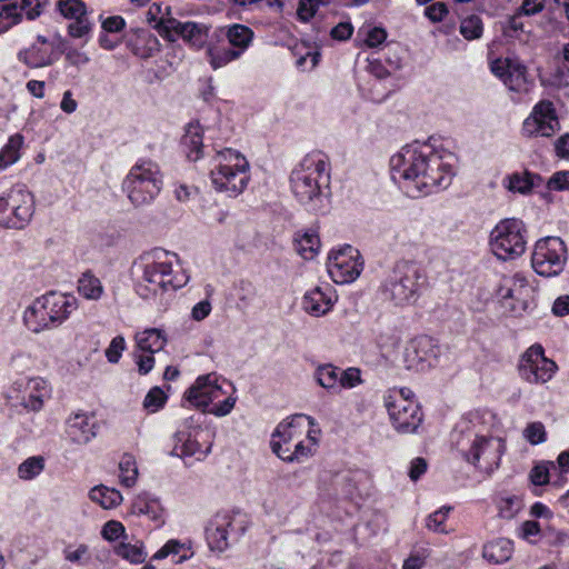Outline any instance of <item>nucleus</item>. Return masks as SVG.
Here are the masks:
<instances>
[{"label": "nucleus", "instance_id": "nucleus-21", "mask_svg": "<svg viewBox=\"0 0 569 569\" xmlns=\"http://www.w3.org/2000/svg\"><path fill=\"white\" fill-rule=\"evenodd\" d=\"M233 516L229 512H217L206 528L209 548L224 551L229 547L228 537L232 531Z\"/></svg>", "mask_w": 569, "mask_h": 569}, {"label": "nucleus", "instance_id": "nucleus-45", "mask_svg": "<svg viewBox=\"0 0 569 569\" xmlns=\"http://www.w3.org/2000/svg\"><path fill=\"white\" fill-rule=\"evenodd\" d=\"M22 144V137L17 134L9 139L8 143L0 151V169L14 163L19 159V150Z\"/></svg>", "mask_w": 569, "mask_h": 569}, {"label": "nucleus", "instance_id": "nucleus-9", "mask_svg": "<svg viewBox=\"0 0 569 569\" xmlns=\"http://www.w3.org/2000/svg\"><path fill=\"white\" fill-rule=\"evenodd\" d=\"M162 173L157 162L140 159L129 170L122 189L134 207L151 203L162 189Z\"/></svg>", "mask_w": 569, "mask_h": 569}, {"label": "nucleus", "instance_id": "nucleus-7", "mask_svg": "<svg viewBox=\"0 0 569 569\" xmlns=\"http://www.w3.org/2000/svg\"><path fill=\"white\" fill-rule=\"evenodd\" d=\"M248 170L247 159L238 151L230 148L217 151L210 170L212 187L228 197H237L247 188Z\"/></svg>", "mask_w": 569, "mask_h": 569}, {"label": "nucleus", "instance_id": "nucleus-48", "mask_svg": "<svg viewBox=\"0 0 569 569\" xmlns=\"http://www.w3.org/2000/svg\"><path fill=\"white\" fill-rule=\"evenodd\" d=\"M167 401L164 391L159 387H153L147 393L143 400V407L150 412H157Z\"/></svg>", "mask_w": 569, "mask_h": 569}, {"label": "nucleus", "instance_id": "nucleus-41", "mask_svg": "<svg viewBox=\"0 0 569 569\" xmlns=\"http://www.w3.org/2000/svg\"><path fill=\"white\" fill-rule=\"evenodd\" d=\"M79 293L89 300H98L103 288L101 281L90 272H84L78 281Z\"/></svg>", "mask_w": 569, "mask_h": 569}, {"label": "nucleus", "instance_id": "nucleus-26", "mask_svg": "<svg viewBox=\"0 0 569 569\" xmlns=\"http://www.w3.org/2000/svg\"><path fill=\"white\" fill-rule=\"evenodd\" d=\"M513 553V543L508 538H498L487 542L482 548V557L492 565H500L510 560Z\"/></svg>", "mask_w": 569, "mask_h": 569}, {"label": "nucleus", "instance_id": "nucleus-52", "mask_svg": "<svg viewBox=\"0 0 569 569\" xmlns=\"http://www.w3.org/2000/svg\"><path fill=\"white\" fill-rule=\"evenodd\" d=\"M64 559L71 563L87 565L89 561V547L84 543L79 545L76 549L70 546L63 550Z\"/></svg>", "mask_w": 569, "mask_h": 569}, {"label": "nucleus", "instance_id": "nucleus-33", "mask_svg": "<svg viewBox=\"0 0 569 569\" xmlns=\"http://www.w3.org/2000/svg\"><path fill=\"white\" fill-rule=\"evenodd\" d=\"M203 131L199 123H189L182 137V146L187 149V157L191 161H197L202 154Z\"/></svg>", "mask_w": 569, "mask_h": 569}, {"label": "nucleus", "instance_id": "nucleus-17", "mask_svg": "<svg viewBox=\"0 0 569 569\" xmlns=\"http://www.w3.org/2000/svg\"><path fill=\"white\" fill-rule=\"evenodd\" d=\"M210 432L200 427H193L188 431L179 430L176 432L172 455L184 458L196 457L197 460H203L211 451L212 441Z\"/></svg>", "mask_w": 569, "mask_h": 569}, {"label": "nucleus", "instance_id": "nucleus-61", "mask_svg": "<svg viewBox=\"0 0 569 569\" xmlns=\"http://www.w3.org/2000/svg\"><path fill=\"white\" fill-rule=\"evenodd\" d=\"M386 38V30L379 27H375L367 32L365 42L368 47L375 48L385 42Z\"/></svg>", "mask_w": 569, "mask_h": 569}, {"label": "nucleus", "instance_id": "nucleus-54", "mask_svg": "<svg viewBox=\"0 0 569 569\" xmlns=\"http://www.w3.org/2000/svg\"><path fill=\"white\" fill-rule=\"evenodd\" d=\"M170 7L162 9L160 3H152L147 12V20L149 23H154L153 28L158 31V23L163 19L172 18Z\"/></svg>", "mask_w": 569, "mask_h": 569}, {"label": "nucleus", "instance_id": "nucleus-62", "mask_svg": "<svg viewBox=\"0 0 569 569\" xmlns=\"http://www.w3.org/2000/svg\"><path fill=\"white\" fill-rule=\"evenodd\" d=\"M102 29L107 32H120L126 27L121 16H111L101 21Z\"/></svg>", "mask_w": 569, "mask_h": 569}, {"label": "nucleus", "instance_id": "nucleus-16", "mask_svg": "<svg viewBox=\"0 0 569 569\" xmlns=\"http://www.w3.org/2000/svg\"><path fill=\"white\" fill-rule=\"evenodd\" d=\"M560 129L553 103L549 100L539 101L522 123L526 137H552Z\"/></svg>", "mask_w": 569, "mask_h": 569}, {"label": "nucleus", "instance_id": "nucleus-24", "mask_svg": "<svg viewBox=\"0 0 569 569\" xmlns=\"http://www.w3.org/2000/svg\"><path fill=\"white\" fill-rule=\"evenodd\" d=\"M67 432L76 443L84 445L97 435V425L93 416L76 413L67 421Z\"/></svg>", "mask_w": 569, "mask_h": 569}, {"label": "nucleus", "instance_id": "nucleus-63", "mask_svg": "<svg viewBox=\"0 0 569 569\" xmlns=\"http://www.w3.org/2000/svg\"><path fill=\"white\" fill-rule=\"evenodd\" d=\"M353 27L350 22H340L331 29V37L336 40H347L352 36Z\"/></svg>", "mask_w": 569, "mask_h": 569}, {"label": "nucleus", "instance_id": "nucleus-57", "mask_svg": "<svg viewBox=\"0 0 569 569\" xmlns=\"http://www.w3.org/2000/svg\"><path fill=\"white\" fill-rule=\"evenodd\" d=\"M547 187L549 190H566L569 189V171H558L552 174L548 182Z\"/></svg>", "mask_w": 569, "mask_h": 569}, {"label": "nucleus", "instance_id": "nucleus-23", "mask_svg": "<svg viewBox=\"0 0 569 569\" xmlns=\"http://www.w3.org/2000/svg\"><path fill=\"white\" fill-rule=\"evenodd\" d=\"M300 419H307L309 425L315 423V419L312 417L306 415H297L292 417L290 422L280 423L276 431L273 432L271 448L272 451L282 460L292 461L293 456L290 448V440L292 438V428L295 423Z\"/></svg>", "mask_w": 569, "mask_h": 569}, {"label": "nucleus", "instance_id": "nucleus-6", "mask_svg": "<svg viewBox=\"0 0 569 569\" xmlns=\"http://www.w3.org/2000/svg\"><path fill=\"white\" fill-rule=\"evenodd\" d=\"M426 284L423 269L415 261L401 260L385 279L382 293L396 306L411 305L418 300Z\"/></svg>", "mask_w": 569, "mask_h": 569}, {"label": "nucleus", "instance_id": "nucleus-47", "mask_svg": "<svg viewBox=\"0 0 569 569\" xmlns=\"http://www.w3.org/2000/svg\"><path fill=\"white\" fill-rule=\"evenodd\" d=\"M482 30V21L478 16H470L461 21L460 33L468 40L480 38Z\"/></svg>", "mask_w": 569, "mask_h": 569}, {"label": "nucleus", "instance_id": "nucleus-25", "mask_svg": "<svg viewBox=\"0 0 569 569\" xmlns=\"http://www.w3.org/2000/svg\"><path fill=\"white\" fill-rule=\"evenodd\" d=\"M328 291L329 293L325 292L321 287H316L306 292L302 301L305 311L313 317L326 315L333 305L330 288Z\"/></svg>", "mask_w": 569, "mask_h": 569}, {"label": "nucleus", "instance_id": "nucleus-49", "mask_svg": "<svg viewBox=\"0 0 569 569\" xmlns=\"http://www.w3.org/2000/svg\"><path fill=\"white\" fill-rule=\"evenodd\" d=\"M553 467L551 461H541L537 463L529 472V479L535 486H545L549 482V470Z\"/></svg>", "mask_w": 569, "mask_h": 569}, {"label": "nucleus", "instance_id": "nucleus-56", "mask_svg": "<svg viewBox=\"0 0 569 569\" xmlns=\"http://www.w3.org/2000/svg\"><path fill=\"white\" fill-rule=\"evenodd\" d=\"M126 349V341L122 336L114 337L106 349V357L109 362L117 363Z\"/></svg>", "mask_w": 569, "mask_h": 569}, {"label": "nucleus", "instance_id": "nucleus-5", "mask_svg": "<svg viewBox=\"0 0 569 569\" xmlns=\"http://www.w3.org/2000/svg\"><path fill=\"white\" fill-rule=\"evenodd\" d=\"M77 308L78 301L73 296L51 291L26 309L23 320L31 331L38 333L60 326Z\"/></svg>", "mask_w": 569, "mask_h": 569}, {"label": "nucleus", "instance_id": "nucleus-42", "mask_svg": "<svg viewBox=\"0 0 569 569\" xmlns=\"http://www.w3.org/2000/svg\"><path fill=\"white\" fill-rule=\"evenodd\" d=\"M499 516L512 519L522 508V500L516 495H502L497 499Z\"/></svg>", "mask_w": 569, "mask_h": 569}, {"label": "nucleus", "instance_id": "nucleus-18", "mask_svg": "<svg viewBox=\"0 0 569 569\" xmlns=\"http://www.w3.org/2000/svg\"><path fill=\"white\" fill-rule=\"evenodd\" d=\"M160 36L170 41H174L177 37H181L192 46H202L207 39L209 28L203 23L192 21L180 22L176 18L161 20L158 26Z\"/></svg>", "mask_w": 569, "mask_h": 569}, {"label": "nucleus", "instance_id": "nucleus-32", "mask_svg": "<svg viewBox=\"0 0 569 569\" xmlns=\"http://www.w3.org/2000/svg\"><path fill=\"white\" fill-rule=\"evenodd\" d=\"M38 0H16L13 3L2 8L1 16L13 18L14 22H18L24 13L29 20H33L40 14Z\"/></svg>", "mask_w": 569, "mask_h": 569}, {"label": "nucleus", "instance_id": "nucleus-51", "mask_svg": "<svg viewBox=\"0 0 569 569\" xmlns=\"http://www.w3.org/2000/svg\"><path fill=\"white\" fill-rule=\"evenodd\" d=\"M523 437L533 446L545 442L547 439L545 426L539 421L529 423L523 430Z\"/></svg>", "mask_w": 569, "mask_h": 569}, {"label": "nucleus", "instance_id": "nucleus-11", "mask_svg": "<svg viewBox=\"0 0 569 569\" xmlns=\"http://www.w3.org/2000/svg\"><path fill=\"white\" fill-rule=\"evenodd\" d=\"M568 258L566 243L559 237H547L536 242L531 264L542 277H555L562 272Z\"/></svg>", "mask_w": 569, "mask_h": 569}, {"label": "nucleus", "instance_id": "nucleus-14", "mask_svg": "<svg viewBox=\"0 0 569 569\" xmlns=\"http://www.w3.org/2000/svg\"><path fill=\"white\" fill-rule=\"evenodd\" d=\"M440 352V346L433 338L416 337L405 349V366L408 370L427 371L438 363Z\"/></svg>", "mask_w": 569, "mask_h": 569}, {"label": "nucleus", "instance_id": "nucleus-27", "mask_svg": "<svg viewBox=\"0 0 569 569\" xmlns=\"http://www.w3.org/2000/svg\"><path fill=\"white\" fill-rule=\"evenodd\" d=\"M224 36L230 48L238 51L239 56H242L250 47L254 33L248 26L233 23L224 28Z\"/></svg>", "mask_w": 569, "mask_h": 569}, {"label": "nucleus", "instance_id": "nucleus-53", "mask_svg": "<svg viewBox=\"0 0 569 569\" xmlns=\"http://www.w3.org/2000/svg\"><path fill=\"white\" fill-rule=\"evenodd\" d=\"M361 382L360 370L355 367H350L346 370L339 369V387L350 389Z\"/></svg>", "mask_w": 569, "mask_h": 569}, {"label": "nucleus", "instance_id": "nucleus-3", "mask_svg": "<svg viewBox=\"0 0 569 569\" xmlns=\"http://www.w3.org/2000/svg\"><path fill=\"white\" fill-rule=\"evenodd\" d=\"M330 184L329 162L325 154H307L290 174V187L296 199L309 211L326 207Z\"/></svg>", "mask_w": 569, "mask_h": 569}, {"label": "nucleus", "instance_id": "nucleus-29", "mask_svg": "<svg viewBox=\"0 0 569 569\" xmlns=\"http://www.w3.org/2000/svg\"><path fill=\"white\" fill-rule=\"evenodd\" d=\"M137 348L142 352L156 353L162 350L167 343L162 330L157 328L144 329L134 337Z\"/></svg>", "mask_w": 569, "mask_h": 569}, {"label": "nucleus", "instance_id": "nucleus-12", "mask_svg": "<svg viewBox=\"0 0 569 569\" xmlns=\"http://www.w3.org/2000/svg\"><path fill=\"white\" fill-rule=\"evenodd\" d=\"M556 370V362L545 356L543 347L539 343L528 348L518 365L520 377L529 383H545L552 378Z\"/></svg>", "mask_w": 569, "mask_h": 569}, {"label": "nucleus", "instance_id": "nucleus-15", "mask_svg": "<svg viewBox=\"0 0 569 569\" xmlns=\"http://www.w3.org/2000/svg\"><path fill=\"white\" fill-rule=\"evenodd\" d=\"M386 407L395 429L400 433H413L423 420L420 406L408 397L386 400Z\"/></svg>", "mask_w": 569, "mask_h": 569}, {"label": "nucleus", "instance_id": "nucleus-50", "mask_svg": "<svg viewBox=\"0 0 569 569\" xmlns=\"http://www.w3.org/2000/svg\"><path fill=\"white\" fill-rule=\"evenodd\" d=\"M450 511L451 507H441L439 510L429 515L427 518V528L435 532L446 533L447 531L443 527V523L447 520Z\"/></svg>", "mask_w": 569, "mask_h": 569}, {"label": "nucleus", "instance_id": "nucleus-39", "mask_svg": "<svg viewBox=\"0 0 569 569\" xmlns=\"http://www.w3.org/2000/svg\"><path fill=\"white\" fill-rule=\"evenodd\" d=\"M114 552L131 563H142L147 558L143 542L140 540H137L134 543L122 541L116 546Z\"/></svg>", "mask_w": 569, "mask_h": 569}, {"label": "nucleus", "instance_id": "nucleus-22", "mask_svg": "<svg viewBox=\"0 0 569 569\" xmlns=\"http://www.w3.org/2000/svg\"><path fill=\"white\" fill-rule=\"evenodd\" d=\"M362 263L358 262L352 254L338 252L329 258L328 272L337 283H348L356 280L361 272Z\"/></svg>", "mask_w": 569, "mask_h": 569}, {"label": "nucleus", "instance_id": "nucleus-44", "mask_svg": "<svg viewBox=\"0 0 569 569\" xmlns=\"http://www.w3.org/2000/svg\"><path fill=\"white\" fill-rule=\"evenodd\" d=\"M120 482L130 488L134 486L138 478V468L134 458L131 455H124L119 463Z\"/></svg>", "mask_w": 569, "mask_h": 569}, {"label": "nucleus", "instance_id": "nucleus-59", "mask_svg": "<svg viewBox=\"0 0 569 569\" xmlns=\"http://www.w3.org/2000/svg\"><path fill=\"white\" fill-rule=\"evenodd\" d=\"M236 402L237 398L233 396H229L223 401L213 405L209 412L214 415L216 417H226L232 411Z\"/></svg>", "mask_w": 569, "mask_h": 569}, {"label": "nucleus", "instance_id": "nucleus-46", "mask_svg": "<svg viewBox=\"0 0 569 569\" xmlns=\"http://www.w3.org/2000/svg\"><path fill=\"white\" fill-rule=\"evenodd\" d=\"M57 8L67 19L76 20L87 14V8L82 0H59Z\"/></svg>", "mask_w": 569, "mask_h": 569}, {"label": "nucleus", "instance_id": "nucleus-4", "mask_svg": "<svg viewBox=\"0 0 569 569\" xmlns=\"http://www.w3.org/2000/svg\"><path fill=\"white\" fill-rule=\"evenodd\" d=\"M174 260L176 253L162 249H154L140 257L136 263L140 272L136 284L139 297L150 299L162 292L176 291L188 283L189 276L186 272L173 271Z\"/></svg>", "mask_w": 569, "mask_h": 569}, {"label": "nucleus", "instance_id": "nucleus-60", "mask_svg": "<svg viewBox=\"0 0 569 569\" xmlns=\"http://www.w3.org/2000/svg\"><path fill=\"white\" fill-rule=\"evenodd\" d=\"M425 14L432 22H440L448 14V8L445 2H436L426 8Z\"/></svg>", "mask_w": 569, "mask_h": 569}, {"label": "nucleus", "instance_id": "nucleus-35", "mask_svg": "<svg viewBox=\"0 0 569 569\" xmlns=\"http://www.w3.org/2000/svg\"><path fill=\"white\" fill-rule=\"evenodd\" d=\"M542 182V178L536 173L523 171L516 172L508 178V189L513 192L526 194L532 188L538 187Z\"/></svg>", "mask_w": 569, "mask_h": 569}, {"label": "nucleus", "instance_id": "nucleus-1", "mask_svg": "<svg viewBox=\"0 0 569 569\" xmlns=\"http://www.w3.org/2000/svg\"><path fill=\"white\" fill-rule=\"evenodd\" d=\"M391 177L410 198L446 189L453 177L452 166L430 144H407L390 159Z\"/></svg>", "mask_w": 569, "mask_h": 569}, {"label": "nucleus", "instance_id": "nucleus-30", "mask_svg": "<svg viewBox=\"0 0 569 569\" xmlns=\"http://www.w3.org/2000/svg\"><path fill=\"white\" fill-rule=\"evenodd\" d=\"M296 251L307 260L313 259L320 249V239L315 229L298 231L295 236Z\"/></svg>", "mask_w": 569, "mask_h": 569}, {"label": "nucleus", "instance_id": "nucleus-10", "mask_svg": "<svg viewBox=\"0 0 569 569\" xmlns=\"http://www.w3.org/2000/svg\"><path fill=\"white\" fill-rule=\"evenodd\" d=\"M491 252L502 261L521 257L527 248V228L522 220L506 218L500 220L489 236Z\"/></svg>", "mask_w": 569, "mask_h": 569}, {"label": "nucleus", "instance_id": "nucleus-20", "mask_svg": "<svg viewBox=\"0 0 569 569\" xmlns=\"http://www.w3.org/2000/svg\"><path fill=\"white\" fill-rule=\"evenodd\" d=\"M214 373L200 376L184 392V399L197 408H207L223 395L222 388L217 383Z\"/></svg>", "mask_w": 569, "mask_h": 569}, {"label": "nucleus", "instance_id": "nucleus-31", "mask_svg": "<svg viewBox=\"0 0 569 569\" xmlns=\"http://www.w3.org/2000/svg\"><path fill=\"white\" fill-rule=\"evenodd\" d=\"M18 58L30 68H43L53 63L52 50L38 43L20 51Z\"/></svg>", "mask_w": 569, "mask_h": 569}, {"label": "nucleus", "instance_id": "nucleus-43", "mask_svg": "<svg viewBox=\"0 0 569 569\" xmlns=\"http://www.w3.org/2000/svg\"><path fill=\"white\" fill-rule=\"evenodd\" d=\"M44 469V458L33 456L26 459L18 467V476L22 480H32L39 476Z\"/></svg>", "mask_w": 569, "mask_h": 569}, {"label": "nucleus", "instance_id": "nucleus-19", "mask_svg": "<svg viewBox=\"0 0 569 569\" xmlns=\"http://www.w3.org/2000/svg\"><path fill=\"white\" fill-rule=\"evenodd\" d=\"M14 390L18 392L19 403L24 409L34 412L40 411L44 401L51 396L50 385L40 377L14 382Z\"/></svg>", "mask_w": 569, "mask_h": 569}, {"label": "nucleus", "instance_id": "nucleus-8", "mask_svg": "<svg viewBox=\"0 0 569 569\" xmlns=\"http://www.w3.org/2000/svg\"><path fill=\"white\" fill-rule=\"evenodd\" d=\"M36 202L31 191L22 184L0 180V224L8 229L21 230L34 213Z\"/></svg>", "mask_w": 569, "mask_h": 569}, {"label": "nucleus", "instance_id": "nucleus-37", "mask_svg": "<svg viewBox=\"0 0 569 569\" xmlns=\"http://www.w3.org/2000/svg\"><path fill=\"white\" fill-rule=\"evenodd\" d=\"M207 54L209 57V63L214 70L223 68L241 57L238 51L220 46L209 47L207 49Z\"/></svg>", "mask_w": 569, "mask_h": 569}, {"label": "nucleus", "instance_id": "nucleus-64", "mask_svg": "<svg viewBox=\"0 0 569 569\" xmlns=\"http://www.w3.org/2000/svg\"><path fill=\"white\" fill-rule=\"evenodd\" d=\"M211 309V302L208 299L202 300L193 306L191 317L196 321H201L210 315Z\"/></svg>", "mask_w": 569, "mask_h": 569}, {"label": "nucleus", "instance_id": "nucleus-40", "mask_svg": "<svg viewBox=\"0 0 569 569\" xmlns=\"http://www.w3.org/2000/svg\"><path fill=\"white\" fill-rule=\"evenodd\" d=\"M313 378L322 388L335 390L339 387V368L331 363L320 365L315 370Z\"/></svg>", "mask_w": 569, "mask_h": 569}, {"label": "nucleus", "instance_id": "nucleus-36", "mask_svg": "<svg viewBox=\"0 0 569 569\" xmlns=\"http://www.w3.org/2000/svg\"><path fill=\"white\" fill-rule=\"evenodd\" d=\"M89 497L93 502L99 503L103 509L114 508L122 501L120 491L103 485L92 488L89 492Z\"/></svg>", "mask_w": 569, "mask_h": 569}, {"label": "nucleus", "instance_id": "nucleus-13", "mask_svg": "<svg viewBox=\"0 0 569 569\" xmlns=\"http://www.w3.org/2000/svg\"><path fill=\"white\" fill-rule=\"evenodd\" d=\"M497 296L506 309L513 316H520L530 306L532 288L522 274L516 273L503 280Z\"/></svg>", "mask_w": 569, "mask_h": 569}, {"label": "nucleus", "instance_id": "nucleus-2", "mask_svg": "<svg viewBox=\"0 0 569 569\" xmlns=\"http://www.w3.org/2000/svg\"><path fill=\"white\" fill-rule=\"evenodd\" d=\"M482 420L483 416L479 412L470 413L457 425L451 438L467 462L482 471L492 472L500 465L506 441L482 435Z\"/></svg>", "mask_w": 569, "mask_h": 569}, {"label": "nucleus", "instance_id": "nucleus-28", "mask_svg": "<svg viewBox=\"0 0 569 569\" xmlns=\"http://www.w3.org/2000/svg\"><path fill=\"white\" fill-rule=\"evenodd\" d=\"M369 0H300L297 8V18L301 22H309L320 7L338 2L341 6H362Z\"/></svg>", "mask_w": 569, "mask_h": 569}, {"label": "nucleus", "instance_id": "nucleus-34", "mask_svg": "<svg viewBox=\"0 0 569 569\" xmlns=\"http://www.w3.org/2000/svg\"><path fill=\"white\" fill-rule=\"evenodd\" d=\"M193 552L187 542L177 539L168 540L153 556V560H162L169 556H178L176 563H182L192 557Z\"/></svg>", "mask_w": 569, "mask_h": 569}, {"label": "nucleus", "instance_id": "nucleus-38", "mask_svg": "<svg viewBox=\"0 0 569 569\" xmlns=\"http://www.w3.org/2000/svg\"><path fill=\"white\" fill-rule=\"evenodd\" d=\"M527 68L516 59L508 58L505 84L512 91H520L526 84Z\"/></svg>", "mask_w": 569, "mask_h": 569}, {"label": "nucleus", "instance_id": "nucleus-58", "mask_svg": "<svg viewBox=\"0 0 569 569\" xmlns=\"http://www.w3.org/2000/svg\"><path fill=\"white\" fill-rule=\"evenodd\" d=\"M69 34L73 38H82L91 30V23L87 17L76 19L69 24Z\"/></svg>", "mask_w": 569, "mask_h": 569}, {"label": "nucleus", "instance_id": "nucleus-55", "mask_svg": "<svg viewBox=\"0 0 569 569\" xmlns=\"http://www.w3.org/2000/svg\"><path fill=\"white\" fill-rule=\"evenodd\" d=\"M126 529L123 525L116 520L106 522L101 530V536L108 541H114L121 537H124Z\"/></svg>", "mask_w": 569, "mask_h": 569}]
</instances>
